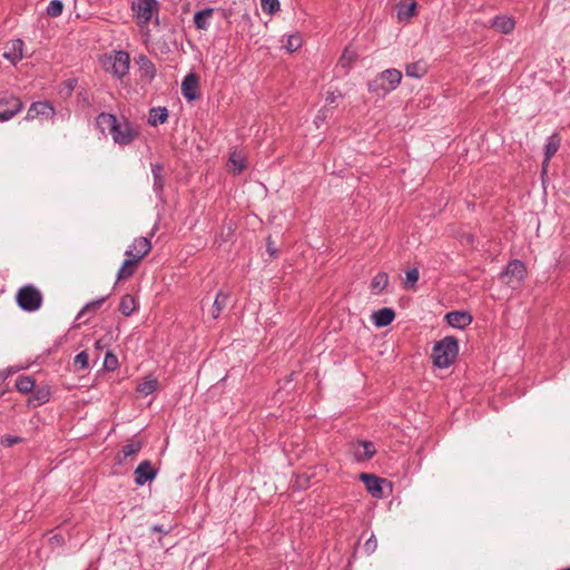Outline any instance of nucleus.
<instances>
[{
    "label": "nucleus",
    "mask_w": 570,
    "mask_h": 570,
    "mask_svg": "<svg viewBox=\"0 0 570 570\" xmlns=\"http://www.w3.org/2000/svg\"><path fill=\"white\" fill-rule=\"evenodd\" d=\"M98 128L108 131L115 144L127 146L139 135V129L125 117H117L112 114L102 112L97 117Z\"/></svg>",
    "instance_id": "obj_1"
},
{
    "label": "nucleus",
    "mask_w": 570,
    "mask_h": 570,
    "mask_svg": "<svg viewBox=\"0 0 570 570\" xmlns=\"http://www.w3.org/2000/svg\"><path fill=\"white\" fill-rule=\"evenodd\" d=\"M458 353V340L453 336H445L433 346V364L439 368H448L455 361Z\"/></svg>",
    "instance_id": "obj_2"
},
{
    "label": "nucleus",
    "mask_w": 570,
    "mask_h": 570,
    "mask_svg": "<svg viewBox=\"0 0 570 570\" xmlns=\"http://www.w3.org/2000/svg\"><path fill=\"white\" fill-rule=\"evenodd\" d=\"M16 301L22 311L32 313L40 309L43 296L35 285L27 284L18 289Z\"/></svg>",
    "instance_id": "obj_3"
},
{
    "label": "nucleus",
    "mask_w": 570,
    "mask_h": 570,
    "mask_svg": "<svg viewBox=\"0 0 570 570\" xmlns=\"http://www.w3.org/2000/svg\"><path fill=\"white\" fill-rule=\"evenodd\" d=\"M402 80V72L397 69H386L380 73L377 78L368 82V90L377 92L382 90L383 95H386L391 90L395 89Z\"/></svg>",
    "instance_id": "obj_4"
},
{
    "label": "nucleus",
    "mask_w": 570,
    "mask_h": 570,
    "mask_svg": "<svg viewBox=\"0 0 570 570\" xmlns=\"http://www.w3.org/2000/svg\"><path fill=\"white\" fill-rule=\"evenodd\" d=\"M129 65L130 58L126 51H115L114 55L106 57L102 61L105 70L117 78H122L128 73Z\"/></svg>",
    "instance_id": "obj_5"
},
{
    "label": "nucleus",
    "mask_w": 570,
    "mask_h": 570,
    "mask_svg": "<svg viewBox=\"0 0 570 570\" xmlns=\"http://www.w3.org/2000/svg\"><path fill=\"white\" fill-rule=\"evenodd\" d=\"M527 275L525 265L519 261H511L504 271L499 275L500 279L508 286L515 288L522 284Z\"/></svg>",
    "instance_id": "obj_6"
},
{
    "label": "nucleus",
    "mask_w": 570,
    "mask_h": 570,
    "mask_svg": "<svg viewBox=\"0 0 570 570\" xmlns=\"http://www.w3.org/2000/svg\"><path fill=\"white\" fill-rule=\"evenodd\" d=\"M157 8L158 3L156 0H134L131 3V10L135 16L145 23L151 19Z\"/></svg>",
    "instance_id": "obj_7"
},
{
    "label": "nucleus",
    "mask_w": 570,
    "mask_h": 570,
    "mask_svg": "<svg viewBox=\"0 0 570 570\" xmlns=\"http://www.w3.org/2000/svg\"><path fill=\"white\" fill-rule=\"evenodd\" d=\"M151 242L150 237H137L129 245L125 255L127 257L136 258V261H140L147 256V254L151 250Z\"/></svg>",
    "instance_id": "obj_8"
},
{
    "label": "nucleus",
    "mask_w": 570,
    "mask_h": 570,
    "mask_svg": "<svg viewBox=\"0 0 570 570\" xmlns=\"http://www.w3.org/2000/svg\"><path fill=\"white\" fill-rule=\"evenodd\" d=\"M157 473L158 471L153 466L151 462L145 460L138 464L134 472L135 483L141 487L153 481L157 476Z\"/></svg>",
    "instance_id": "obj_9"
},
{
    "label": "nucleus",
    "mask_w": 570,
    "mask_h": 570,
    "mask_svg": "<svg viewBox=\"0 0 570 570\" xmlns=\"http://www.w3.org/2000/svg\"><path fill=\"white\" fill-rule=\"evenodd\" d=\"M24 42L21 39H13L6 43L2 57L16 65L23 58Z\"/></svg>",
    "instance_id": "obj_10"
},
{
    "label": "nucleus",
    "mask_w": 570,
    "mask_h": 570,
    "mask_svg": "<svg viewBox=\"0 0 570 570\" xmlns=\"http://www.w3.org/2000/svg\"><path fill=\"white\" fill-rule=\"evenodd\" d=\"M181 92L188 101H193L199 94V78L196 73L189 72L181 82Z\"/></svg>",
    "instance_id": "obj_11"
},
{
    "label": "nucleus",
    "mask_w": 570,
    "mask_h": 570,
    "mask_svg": "<svg viewBox=\"0 0 570 570\" xmlns=\"http://www.w3.org/2000/svg\"><path fill=\"white\" fill-rule=\"evenodd\" d=\"M360 479L363 481L366 490L376 498L383 497L382 484L386 483L385 479L375 476L374 474L362 473Z\"/></svg>",
    "instance_id": "obj_12"
},
{
    "label": "nucleus",
    "mask_w": 570,
    "mask_h": 570,
    "mask_svg": "<svg viewBox=\"0 0 570 570\" xmlns=\"http://www.w3.org/2000/svg\"><path fill=\"white\" fill-rule=\"evenodd\" d=\"M376 449L370 441H358L354 446L356 461H367L374 456Z\"/></svg>",
    "instance_id": "obj_13"
},
{
    "label": "nucleus",
    "mask_w": 570,
    "mask_h": 570,
    "mask_svg": "<svg viewBox=\"0 0 570 570\" xmlns=\"http://www.w3.org/2000/svg\"><path fill=\"white\" fill-rule=\"evenodd\" d=\"M137 65L140 78L150 82L156 76V67L153 61L147 56L140 55L137 59Z\"/></svg>",
    "instance_id": "obj_14"
},
{
    "label": "nucleus",
    "mask_w": 570,
    "mask_h": 570,
    "mask_svg": "<svg viewBox=\"0 0 570 570\" xmlns=\"http://www.w3.org/2000/svg\"><path fill=\"white\" fill-rule=\"evenodd\" d=\"M445 318L452 327L464 328L472 322V316L466 312L453 311L445 315Z\"/></svg>",
    "instance_id": "obj_15"
},
{
    "label": "nucleus",
    "mask_w": 570,
    "mask_h": 570,
    "mask_svg": "<svg viewBox=\"0 0 570 570\" xmlns=\"http://www.w3.org/2000/svg\"><path fill=\"white\" fill-rule=\"evenodd\" d=\"M371 318L376 327H384L394 321L395 312L390 307H383L379 311H375Z\"/></svg>",
    "instance_id": "obj_16"
},
{
    "label": "nucleus",
    "mask_w": 570,
    "mask_h": 570,
    "mask_svg": "<svg viewBox=\"0 0 570 570\" xmlns=\"http://www.w3.org/2000/svg\"><path fill=\"white\" fill-rule=\"evenodd\" d=\"M491 27L501 33L509 35L514 30L515 22L508 16H495L492 19Z\"/></svg>",
    "instance_id": "obj_17"
},
{
    "label": "nucleus",
    "mask_w": 570,
    "mask_h": 570,
    "mask_svg": "<svg viewBox=\"0 0 570 570\" xmlns=\"http://www.w3.org/2000/svg\"><path fill=\"white\" fill-rule=\"evenodd\" d=\"M230 171L239 175L246 168V155L240 150H233L228 159Z\"/></svg>",
    "instance_id": "obj_18"
},
{
    "label": "nucleus",
    "mask_w": 570,
    "mask_h": 570,
    "mask_svg": "<svg viewBox=\"0 0 570 570\" xmlns=\"http://www.w3.org/2000/svg\"><path fill=\"white\" fill-rule=\"evenodd\" d=\"M560 142H561V139H560L559 135H557V134H553L548 138L546 147H544V160L542 164L543 170H546L547 166L549 165L551 157L554 156L556 153L558 151V149L560 147Z\"/></svg>",
    "instance_id": "obj_19"
},
{
    "label": "nucleus",
    "mask_w": 570,
    "mask_h": 570,
    "mask_svg": "<svg viewBox=\"0 0 570 570\" xmlns=\"http://www.w3.org/2000/svg\"><path fill=\"white\" fill-rule=\"evenodd\" d=\"M139 262L136 258L127 257L118 269L117 281L129 279L135 274Z\"/></svg>",
    "instance_id": "obj_20"
},
{
    "label": "nucleus",
    "mask_w": 570,
    "mask_h": 570,
    "mask_svg": "<svg viewBox=\"0 0 570 570\" xmlns=\"http://www.w3.org/2000/svg\"><path fill=\"white\" fill-rule=\"evenodd\" d=\"M229 299V294L225 293L223 291H219L216 294L215 301L212 305V308L209 309V314L213 320H217L220 315V313L225 309L227 303Z\"/></svg>",
    "instance_id": "obj_21"
},
{
    "label": "nucleus",
    "mask_w": 570,
    "mask_h": 570,
    "mask_svg": "<svg viewBox=\"0 0 570 570\" xmlns=\"http://www.w3.org/2000/svg\"><path fill=\"white\" fill-rule=\"evenodd\" d=\"M151 173L154 177V190L161 194L165 186L164 166L160 163L151 164Z\"/></svg>",
    "instance_id": "obj_22"
},
{
    "label": "nucleus",
    "mask_w": 570,
    "mask_h": 570,
    "mask_svg": "<svg viewBox=\"0 0 570 570\" xmlns=\"http://www.w3.org/2000/svg\"><path fill=\"white\" fill-rule=\"evenodd\" d=\"M428 72V66L425 61L419 60L415 62L407 63L405 67V75L411 78L420 79Z\"/></svg>",
    "instance_id": "obj_23"
},
{
    "label": "nucleus",
    "mask_w": 570,
    "mask_h": 570,
    "mask_svg": "<svg viewBox=\"0 0 570 570\" xmlns=\"http://www.w3.org/2000/svg\"><path fill=\"white\" fill-rule=\"evenodd\" d=\"M32 395L28 399L29 406H39L42 405L50 400V391L47 387H39L32 391Z\"/></svg>",
    "instance_id": "obj_24"
},
{
    "label": "nucleus",
    "mask_w": 570,
    "mask_h": 570,
    "mask_svg": "<svg viewBox=\"0 0 570 570\" xmlns=\"http://www.w3.org/2000/svg\"><path fill=\"white\" fill-rule=\"evenodd\" d=\"M142 441L138 438H132L128 441L126 445L121 449V454L124 459H127L129 456H136L140 450L142 449Z\"/></svg>",
    "instance_id": "obj_25"
},
{
    "label": "nucleus",
    "mask_w": 570,
    "mask_h": 570,
    "mask_svg": "<svg viewBox=\"0 0 570 570\" xmlns=\"http://www.w3.org/2000/svg\"><path fill=\"white\" fill-rule=\"evenodd\" d=\"M416 16V2L412 1L409 4H400L397 7V19L403 22H409Z\"/></svg>",
    "instance_id": "obj_26"
},
{
    "label": "nucleus",
    "mask_w": 570,
    "mask_h": 570,
    "mask_svg": "<svg viewBox=\"0 0 570 570\" xmlns=\"http://www.w3.org/2000/svg\"><path fill=\"white\" fill-rule=\"evenodd\" d=\"M36 381L30 375H21L16 381V389L21 394H29L33 391Z\"/></svg>",
    "instance_id": "obj_27"
},
{
    "label": "nucleus",
    "mask_w": 570,
    "mask_h": 570,
    "mask_svg": "<svg viewBox=\"0 0 570 570\" xmlns=\"http://www.w3.org/2000/svg\"><path fill=\"white\" fill-rule=\"evenodd\" d=\"M214 10L212 8L198 11L194 16L195 27L199 30H206L209 26V18L213 16Z\"/></svg>",
    "instance_id": "obj_28"
},
{
    "label": "nucleus",
    "mask_w": 570,
    "mask_h": 570,
    "mask_svg": "<svg viewBox=\"0 0 570 570\" xmlns=\"http://www.w3.org/2000/svg\"><path fill=\"white\" fill-rule=\"evenodd\" d=\"M137 308V304H136V301L132 295L130 294H125L121 298H120V303H119V312L124 315V316H130Z\"/></svg>",
    "instance_id": "obj_29"
},
{
    "label": "nucleus",
    "mask_w": 570,
    "mask_h": 570,
    "mask_svg": "<svg viewBox=\"0 0 570 570\" xmlns=\"http://www.w3.org/2000/svg\"><path fill=\"white\" fill-rule=\"evenodd\" d=\"M389 284V275L385 272L377 273L371 282V289L374 294H381Z\"/></svg>",
    "instance_id": "obj_30"
},
{
    "label": "nucleus",
    "mask_w": 570,
    "mask_h": 570,
    "mask_svg": "<svg viewBox=\"0 0 570 570\" xmlns=\"http://www.w3.org/2000/svg\"><path fill=\"white\" fill-rule=\"evenodd\" d=\"M358 55L355 50L351 48H345L341 58H340V65L344 69H350L354 62L357 60Z\"/></svg>",
    "instance_id": "obj_31"
},
{
    "label": "nucleus",
    "mask_w": 570,
    "mask_h": 570,
    "mask_svg": "<svg viewBox=\"0 0 570 570\" xmlns=\"http://www.w3.org/2000/svg\"><path fill=\"white\" fill-rule=\"evenodd\" d=\"M168 119V109H149L148 124L157 126Z\"/></svg>",
    "instance_id": "obj_32"
},
{
    "label": "nucleus",
    "mask_w": 570,
    "mask_h": 570,
    "mask_svg": "<svg viewBox=\"0 0 570 570\" xmlns=\"http://www.w3.org/2000/svg\"><path fill=\"white\" fill-rule=\"evenodd\" d=\"M105 301H106V297H100L98 299L87 303L82 307V309L78 313L77 318L78 320L81 318L87 313H95L97 309H99L101 307V305L105 303Z\"/></svg>",
    "instance_id": "obj_33"
},
{
    "label": "nucleus",
    "mask_w": 570,
    "mask_h": 570,
    "mask_svg": "<svg viewBox=\"0 0 570 570\" xmlns=\"http://www.w3.org/2000/svg\"><path fill=\"white\" fill-rule=\"evenodd\" d=\"M157 386H158V381L156 379H148L138 384L137 391L140 394L147 396V395L151 394L153 392H155Z\"/></svg>",
    "instance_id": "obj_34"
},
{
    "label": "nucleus",
    "mask_w": 570,
    "mask_h": 570,
    "mask_svg": "<svg viewBox=\"0 0 570 570\" xmlns=\"http://www.w3.org/2000/svg\"><path fill=\"white\" fill-rule=\"evenodd\" d=\"M63 11V2L61 0H51L47 7V14L51 18L61 16Z\"/></svg>",
    "instance_id": "obj_35"
},
{
    "label": "nucleus",
    "mask_w": 570,
    "mask_h": 570,
    "mask_svg": "<svg viewBox=\"0 0 570 570\" xmlns=\"http://www.w3.org/2000/svg\"><path fill=\"white\" fill-rule=\"evenodd\" d=\"M419 281V269L416 267L410 268L405 272L404 287L410 289L414 288Z\"/></svg>",
    "instance_id": "obj_36"
},
{
    "label": "nucleus",
    "mask_w": 570,
    "mask_h": 570,
    "mask_svg": "<svg viewBox=\"0 0 570 570\" xmlns=\"http://www.w3.org/2000/svg\"><path fill=\"white\" fill-rule=\"evenodd\" d=\"M262 9L267 14H275L281 10L278 0H261Z\"/></svg>",
    "instance_id": "obj_37"
},
{
    "label": "nucleus",
    "mask_w": 570,
    "mask_h": 570,
    "mask_svg": "<svg viewBox=\"0 0 570 570\" xmlns=\"http://www.w3.org/2000/svg\"><path fill=\"white\" fill-rule=\"evenodd\" d=\"M10 106V107H24V101H22L19 97H16L13 95L6 96L3 98H0V107Z\"/></svg>",
    "instance_id": "obj_38"
},
{
    "label": "nucleus",
    "mask_w": 570,
    "mask_h": 570,
    "mask_svg": "<svg viewBox=\"0 0 570 570\" xmlns=\"http://www.w3.org/2000/svg\"><path fill=\"white\" fill-rule=\"evenodd\" d=\"M301 46L302 37L298 33L288 36L285 47L289 52L296 51Z\"/></svg>",
    "instance_id": "obj_39"
},
{
    "label": "nucleus",
    "mask_w": 570,
    "mask_h": 570,
    "mask_svg": "<svg viewBox=\"0 0 570 570\" xmlns=\"http://www.w3.org/2000/svg\"><path fill=\"white\" fill-rule=\"evenodd\" d=\"M104 366L108 371H114L118 366V360L115 354L107 352L104 360Z\"/></svg>",
    "instance_id": "obj_40"
},
{
    "label": "nucleus",
    "mask_w": 570,
    "mask_h": 570,
    "mask_svg": "<svg viewBox=\"0 0 570 570\" xmlns=\"http://www.w3.org/2000/svg\"><path fill=\"white\" fill-rule=\"evenodd\" d=\"M89 356H88V353L82 351L80 353H78L76 356H75V365L81 370H85L88 367L89 363Z\"/></svg>",
    "instance_id": "obj_41"
},
{
    "label": "nucleus",
    "mask_w": 570,
    "mask_h": 570,
    "mask_svg": "<svg viewBox=\"0 0 570 570\" xmlns=\"http://www.w3.org/2000/svg\"><path fill=\"white\" fill-rule=\"evenodd\" d=\"M77 79H69L63 83V87L60 90V96L68 97L71 95L72 90L77 86Z\"/></svg>",
    "instance_id": "obj_42"
},
{
    "label": "nucleus",
    "mask_w": 570,
    "mask_h": 570,
    "mask_svg": "<svg viewBox=\"0 0 570 570\" xmlns=\"http://www.w3.org/2000/svg\"><path fill=\"white\" fill-rule=\"evenodd\" d=\"M377 548V540L374 534H372L364 543V550L367 554H372Z\"/></svg>",
    "instance_id": "obj_43"
},
{
    "label": "nucleus",
    "mask_w": 570,
    "mask_h": 570,
    "mask_svg": "<svg viewBox=\"0 0 570 570\" xmlns=\"http://www.w3.org/2000/svg\"><path fill=\"white\" fill-rule=\"evenodd\" d=\"M21 109H3L0 111V121H7L13 118Z\"/></svg>",
    "instance_id": "obj_44"
},
{
    "label": "nucleus",
    "mask_w": 570,
    "mask_h": 570,
    "mask_svg": "<svg viewBox=\"0 0 570 570\" xmlns=\"http://www.w3.org/2000/svg\"><path fill=\"white\" fill-rule=\"evenodd\" d=\"M22 440L19 436L4 435L1 439V444L4 446H12L13 444L20 443Z\"/></svg>",
    "instance_id": "obj_45"
},
{
    "label": "nucleus",
    "mask_w": 570,
    "mask_h": 570,
    "mask_svg": "<svg viewBox=\"0 0 570 570\" xmlns=\"http://www.w3.org/2000/svg\"><path fill=\"white\" fill-rule=\"evenodd\" d=\"M45 116V111H40L39 109H28V114L24 117L26 120H32L38 116Z\"/></svg>",
    "instance_id": "obj_46"
},
{
    "label": "nucleus",
    "mask_w": 570,
    "mask_h": 570,
    "mask_svg": "<svg viewBox=\"0 0 570 570\" xmlns=\"http://www.w3.org/2000/svg\"><path fill=\"white\" fill-rule=\"evenodd\" d=\"M266 249L272 257L277 256V248L275 247V244H274V242L271 240V238H268V240H267Z\"/></svg>",
    "instance_id": "obj_47"
},
{
    "label": "nucleus",
    "mask_w": 570,
    "mask_h": 570,
    "mask_svg": "<svg viewBox=\"0 0 570 570\" xmlns=\"http://www.w3.org/2000/svg\"><path fill=\"white\" fill-rule=\"evenodd\" d=\"M29 107H52L48 101H32Z\"/></svg>",
    "instance_id": "obj_48"
},
{
    "label": "nucleus",
    "mask_w": 570,
    "mask_h": 570,
    "mask_svg": "<svg viewBox=\"0 0 570 570\" xmlns=\"http://www.w3.org/2000/svg\"><path fill=\"white\" fill-rule=\"evenodd\" d=\"M151 531H153V532L168 533V531H167V530H165V529L163 528V525H154V527L151 528Z\"/></svg>",
    "instance_id": "obj_49"
},
{
    "label": "nucleus",
    "mask_w": 570,
    "mask_h": 570,
    "mask_svg": "<svg viewBox=\"0 0 570 570\" xmlns=\"http://www.w3.org/2000/svg\"><path fill=\"white\" fill-rule=\"evenodd\" d=\"M96 348H98V350H102V348H104V344H102V341H101V340H98V341L96 342Z\"/></svg>",
    "instance_id": "obj_50"
},
{
    "label": "nucleus",
    "mask_w": 570,
    "mask_h": 570,
    "mask_svg": "<svg viewBox=\"0 0 570 570\" xmlns=\"http://www.w3.org/2000/svg\"><path fill=\"white\" fill-rule=\"evenodd\" d=\"M8 377V374L0 373V380L6 381Z\"/></svg>",
    "instance_id": "obj_51"
},
{
    "label": "nucleus",
    "mask_w": 570,
    "mask_h": 570,
    "mask_svg": "<svg viewBox=\"0 0 570 570\" xmlns=\"http://www.w3.org/2000/svg\"><path fill=\"white\" fill-rule=\"evenodd\" d=\"M154 229H157V226H154ZM154 234H155V230L151 232L150 238L154 236Z\"/></svg>",
    "instance_id": "obj_52"
},
{
    "label": "nucleus",
    "mask_w": 570,
    "mask_h": 570,
    "mask_svg": "<svg viewBox=\"0 0 570 570\" xmlns=\"http://www.w3.org/2000/svg\"><path fill=\"white\" fill-rule=\"evenodd\" d=\"M562 570H570V567H569V568H564V569H562Z\"/></svg>",
    "instance_id": "obj_53"
}]
</instances>
